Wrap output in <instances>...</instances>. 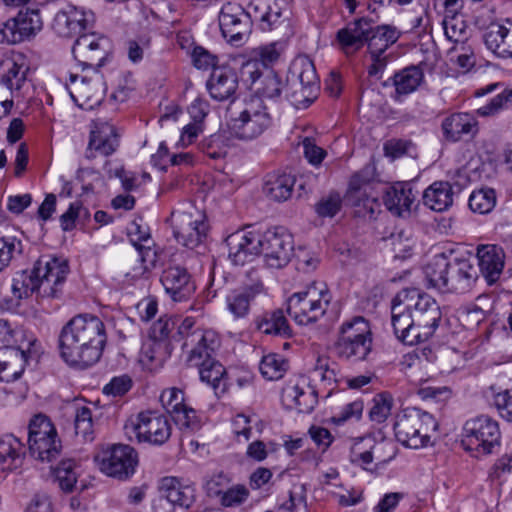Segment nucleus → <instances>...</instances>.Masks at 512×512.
<instances>
[{
  "label": "nucleus",
  "instance_id": "obj_7",
  "mask_svg": "<svg viewBox=\"0 0 512 512\" xmlns=\"http://www.w3.org/2000/svg\"><path fill=\"white\" fill-rule=\"evenodd\" d=\"M287 86L286 97L298 109L308 107L316 99L319 79L310 59L303 57L294 61Z\"/></svg>",
  "mask_w": 512,
  "mask_h": 512
},
{
  "label": "nucleus",
  "instance_id": "obj_30",
  "mask_svg": "<svg viewBox=\"0 0 512 512\" xmlns=\"http://www.w3.org/2000/svg\"><path fill=\"white\" fill-rule=\"evenodd\" d=\"M416 200V194L408 183H397L390 187L384 195L386 208L399 217H407L411 214L412 206Z\"/></svg>",
  "mask_w": 512,
  "mask_h": 512
},
{
  "label": "nucleus",
  "instance_id": "obj_32",
  "mask_svg": "<svg viewBox=\"0 0 512 512\" xmlns=\"http://www.w3.org/2000/svg\"><path fill=\"white\" fill-rule=\"evenodd\" d=\"M263 291V284L258 280L231 291L226 297L228 310L235 318L247 316L251 302Z\"/></svg>",
  "mask_w": 512,
  "mask_h": 512
},
{
  "label": "nucleus",
  "instance_id": "obj_37",
  "mask_svg": "<svg viewBox=\"0 0 512 512\" xmlns=\"http://www.w3.org/2000/svg\"><path fill=\"white\" fill-rule=\"evenodd\" d=\"M23 444L13 435L0 437V471H12L22 465Z\"/></svg>",
  "mask_w": 512,
  "mask_h": 512
},
{
  "label": "nucleus",
  "instance_id": "obj_14",
  "mask_svg": "<svg viewBox=\"0 0 512 512\" xmlns=\"http://www.w3.org/2000/svg\"><path fill=\"white\" fill-rule=\"evenodd\" d=\"M95 461L107 476L125 480L134 474L138 455L129 445L115 444L98 452Z\"/></svg>",
  "mask_w": 512,
  "mask_h": 512
},
{
  "label": "nucleus",
  "instance_id": "obj_15",
  "mask_svg": "<svg viewBox=\"0 0 512 512\" xmlns=\"http://www.w3.org/2000/svg\"><path fill=\"white\" fill-rule=\"evenodd\" d=\"M261 251L267 266L282 268L286 266L294 250L292 235L283 227L260 232Z\"/></svg>",
  "mask_w": 512,
  "mask_h": 512
},
{
  "label": "nucleus",
  "instance_id": "obj_53",
  "mask_svg": "<svg viewBox=\"0 0 512 512\" xmlns=\"http://www.w3.org/2000/svg\"><path fill=\"white\" fill-rule=\"evenodd\" d=\"M257 93L262 98L276 99L283 90V83L280 77L272 70H265L261 76L259 86L256 88Z\"/></svg>",
  "mask_w": 512,
  "mask_h": 512
},
{
  "label": "nucleus",
  "instance_id": "obj_11",
  "mask_svg": "<svg viewBox=\"0 0 512 512\" xmlns=\"http://www.w3.org/2000/svg\"><path fill=\"white\" fill-rule=\"evenodd\" d=\"M501 432L497 421L487 415L469 419L463 426L462 446L465 450L488 455L500 445Z\"/></svg>",
  "mask_w": 512,
  "mask_h": 512
},
{
  "label": "nucleus",
  "instance_id": "obj_41",
  "mask_svg": "<svg viewBox=\"0 0 512 512\" xmlns=\"http://www.w3.org/2000/svg\"><path fill=\"white\" fill-rule=\"evenodd\" d=\"M337 355L345 360L357 362L365 360L372 349V340H337Z\"/></svg>",
  "mask_w": 512,
  "mask_h": 512
},
{
  "label": "nucleus",
  "instance_id": "obj_33",
  "mask_svg": "<svg viewBox=\"0 0 512 512\" xmlns=\"http://www.w3.org/2000/svg\"><path fill=\"white\" fill-rule=\"evenodd\" d=\"M372 32V21L366 18H360L350 23L347 27L337 33V39L342 47L348 51L360 49L365 43L370 42Z\"/></svg>",
  "mask_w": 512,
  "mask_h": 512
},
{
  "label": "nucleus",
  "instance_id": "obj_28",
  "mask_svg": "<svg viewBox=\"0 0 512 512\" xmlns=\"http://www.w3.org/2000/svg\"><path fill=\"white\" fill-rule=\"evenodd\" d=\"M486 29V47L500 58H512V22L491 23Z\"/></svg>",
  "mask_w": 512,
  "mask_h": 512
},
{
  "label": "nucleus",
  "instance_id": "obj_18",
  "mask_svg": "<svg viewBox=\"0 0 512 512\" xmlns=\"http://www.w3.org/2000/svg\"><path fill=\"white\" fill-rule=\"evenodd\" d=\"M405 290H401L391 303V325L398 340L407 345L421 343L418 329L415 325L411 304Z\"/></svg>",
  "mask_w": 512,
  "mask_h": 512
},
{
  "label": "nucleus",
  "instance_id": "obj_43",
  "mask_svg": "<svg viewBox=\"0 0 512 512\" xmlns=\"http://www.w3.org/2000/svg\"><path fill=\"white\" fill-rule=\"evenodd\" d=\"M295 179L290 174H281L270 178L265 184V193L274 201L283 202L291 197Z\"/></svg>",
  "mask_w": 512,
  "mask_h": 512
},
{
  "label": "nucleus",
  "instance_id": "obj_63",
  "mask_svg": "<svg viewBox=\"0 0 512 512\" xmlns=\"http://www.w3.org/2000/svg\"><path fill=\"white\" fill-rule=\"evenodd\" d=\"M173 419L181 428L190 429L192 431L200 428L196 411L192 408H188L186 405L174 412Z\"/></svg>",
  "mask_w": 512,
  "mask_h": 512
},
{
  "label": "nucleus",
  "instance_id": "obj_19",
  "mask_svg": "<svg viewBox=\"0 0 512 512\" xmlns=\"http://www.w3.org/2000/svg\"><path fill=\"white\" fill-rule=\"evenodd\" d=\"M43 27L42 18L36 9L20 10L0 28L1 42L16 44L34 37Z\"/></svg>",
  "mask_w": 512,
  "mask_h": 512
},
{
  "label": "nucleus",
  "instance_id": "obj_51",
  "mask_svg": "<svg viewBox=\"0 0 512 512\" xmlns=\"http://www.w3.org/2000/svg\"><path fill=\"white\" fill-rule=\"evenodd\" d=\"M496 204L495 191L491 188H482L472 192L468 205L473 212L479 214L489 213Z\"/></svg>",
  "mask_w": 512,
  "mask_h": 512
},
{
  "label": "nucleus",
  "instance_id": "obj_27",
  "mask_svg": "<svg viewBox=\"0 0 512 512\" xmlns=\"http://www.w3.org/2000/svg\"><path fill=\"white\" fill-rule=\"evenodd\" d=\"M206 87L210 96L217 101L233 100L238 89V77L229 67L215 68Z\"/></svg>",
  "mask_w": 512,
  "mask_h": 512
},
{
  "label": "nucleus",
  "instance_id": "obj_58",
  "mask_svg": "<svg viewBox=\"0 0 512 512\" xmlns=\"http://www.w3.org/2000/svg\"><path fill=\"white\" fill-rule=\"evenodd\" d=\"M342 208V198L337 192L322 197L315 205V211L320 217H334Z\"/></svg>",
  "mask_w": 512,
  "mask_h": 512
},
{
  "label": "nucleus",
  "instance_id": "obj_47",
  "mask_svg": "<svg viewBox=\"0 0 512 512\" xmlns=\"http://www.w3.org/2000/svg\"><path fill=\"white\" fill-rule=\"evenodd\" d=\"M337 340H372L370 325L362 316L344 322Z\"/></svg>",
  "mask_w": 512,
  "mask_h": 512
},
{
  "label": "nucleus",
  "instance_id": "obj_1",
  "mask_svg": "<svg viewBox=\"0 0 512 512\" xmlns=\"http://www.w3.org/2000/svg\"><path fill=\"white\" fill-rule=\"evenodd\" d=\"M107 341L105 325L95 315L73 317L61 330V357L71 366L89 367L100 359Z\"/></svg>",
  "mask_w": 512,
  "mask_h": 512
},
{
  "label": "nucleus",
  "instance_id": "obj_60",
  "mask_svg": "<svg viewBox=\"0 0 512 512\" xmlns=\"http://www.w3.org/2000/svg\"><path fill=\"white\" fill-rule=\"evenodd\" d=\"M249 496V490L244 485L227 488L221 496V504L225 507L238 506L244 503Z\"/></svg>",
  "mask_w": 512,
  "mask_h": 512
},
{
  "label": "nucleus",
  "instance_id": "obj_61",
  "mask_svg": "<svg viewBox=\"0 0 512 512\" xmlns=\"http://www.w3.org/2000/svg\"><path fill=\"white\" fill-rule=\"evenodd\" d=\"M372 447L377 464H387L395 458L397 454V447L392 440H382L376 442Z\"/></svg>",
  "mask_w": 512,
  "mask_h": 512
},
{
  "label": "nucleus",
  "instance_id": "obj_13",
  "mask_svg": "<svg viewBox=\"0 0 512 512\" xmlns=\"http://www.w3.org/2000/svg\"><path fill=\"white\" fill-rule=\"evenodd\" d=\"M404 290L411 304L418 335L422 342L427 341L433 336L442 319L441 308L433 297L416 288Z\"/></svg>",
  "mask_w": 512,
  "mask_h": 512
},
{
  "label": "nucleus",
  "instance_id": "obj_39",
  "mask_svg": "<svg viewBox=\"0 0 512 512\" xmlns=\"http://www.w3.org/2000/svg\"><path fill=\"white\" fill-rule=\"evenodd\" d=\"M454 192L449 182H434L423 194L424 204L431 210L442 212L453 203Z\"/></svg>",
  "mask_w": 512,
  "mask_h": 512
},
{
  "label": "nucleus",
  "instance_id": "obj_34",
  "mask_svg": "<svg viewBox=\"0 0 512 512\" xmlns=\"http://www.w3.org/2000/svg\"><path fill=\"white\" fill-rule=\"evenodd\" d=\"M478 270L485 279L494 283L500 276L504 267V254L501 248L495 245H483L477 250Z\"/></svg>",
  "mask_w": 512,
  "mask_h": 512
},
{
  "label": "nucleus",
  "instance_id": "obj_46",
  "mask_svg": "<svg viewBox=\"0 0 512 512\" xmlns=\"http://www.w3.org/2000/svg\"><path fill=\"white\" fill-rule=\"evenodd\" d=\"M199 369V375L202 382L210 385L217 394L218 389L224 391L225 383H224V375L225 368L223 365L215 360L214 356L209 358V360H205L203 365L196 366Z\"/></svg>",
  "mask_w": 512,
  "mask_h": 512
},
{
  "label": "nucleus",
  "instance_id": "obj_26",
  "mask_svg": "<svg viewBox=\"0 0 512 512\" xmlns=\"http://www.w3.org/2000/svg\"><path fill=\"white\" fill-rule=\"evenodd\" d=\"M478 279V269L474 262L468 258H454L450 260L447 293L468 292Z\"/></svg>",
  "mask_w": 512,
  "mask_h": 512
},
{
  "label": "nucleus",
  "instance_id": "obj_5",
  "mask_svg": "<svg viewBox=\"0 0 512 512\" xmlns=\"http://www.w3.org/2000/svg\"><path fill=\"white\" fill-rule=\"evenodd\" d=\"M169 220L176 241L189 249L198 247L207 237L206 215L190 202L174 209Z\"/></svg>",
  "mask_w": 512,
  "mask_h": 512
},
{
  "label": "nucleus",
  "instance_id": "obj_25",
  "mask_svg": "<svg viewBox=\"0 0 512 512\" xmlns=\"http://www.w3.org/2000/svg\"><path fill=\"white\" fill-rule=\"evenodd\" d=\"M282 402L288 409L310 413L318 403L317 392L305 379L290 382L282 390Z\"/></svg>",
  "mask_w": 512,
  "mask_h": 512
},
{
  "label": "nucleus",
  "instance_id": "obj_8",
  "mask_svg": "<svg viewBox=\"0 0 512 512\" xmlns=\"http://www.w3.org/2000/svg\"><path fill=\"white\" fill-rule=\"evenodd\" d=\"M124 432L130 441L162 445L171 436V425L165 415L157 411H143L126 421Z\"/></svg>",
  "mask_w": 512,
  "mask_h": 512
},
{
  "label": "nucleus",
  "instance_id": "obj_21",
  "mask_svg": "<svg viewBox=\"0 0 512 512\" xmlns=\"http://www.w3.org/2000/svg\"><path fill=\"white\" fill-rule=\"evenodd\" d=\"M260 244V232L256 230L240 229L225 239L228 258L235 265H244L260 254Z\"/></svg>",
  "mask_w": 512,
  "mask_h": 512
},
{
  "label": "nucleus",
  "instance_id": "obj_35",
  "mask_svg": "<svg viewBox=\"0 0 512 512\" xmlns=\"http://www.w3.org/2000/svg\"><path fill=\"white\" fill-rule=\"evenodd\" d=\"M249 13L254 20L260 22L263 30H271L286 19L278 0H252L249 4Z\"/></svg>",
  "mask_w": 512,
  "mask_h": 512
},
{
  "label": "nucleus",
  "instance_id": "obj_64",
  "mask_svg": "<svg viewBox=\"0 0 512 512\" xmlns=\"http://www.w3.org/2000/svg\"><path fill=\"white\" fill-rule=\"evenodd\" d=\"M314 380L320 379L323 382H336V372L330 365V360L327 357H318L314 368L311 371Z\"/></svg>",
  "mask_w": 512,
  "mask_h": 512
},
{
  "label": "nucleus",
  "instance_id": "obj_29",
  "mask_svg": "<svg viewBox=\"0 0 512 512\" xmlns=\"http://www.w3.org/2000/svg\"><path fill=\"white\" fill-rule=\"evenodd\" d=\"M441 127L445 139L451 142L465 136L473 138L478 133V121L469 113H454L443 120Z\"/></svg>",
  "mask_w": 512,
  "mask_h": 512
},
{
  "label": "nucleus",
  "instance_id": "obj_40",
  "mask_svg": "<svg viewBox=\"0 0 512 512\" xmlns=\"http://www.w3.org/2000/svg\"><path fill=\"white\" fill-rule=\"evenodd\" d=\"M401 36V31L393 25L372 26L371 38L369 42V52L374 55L384 54V52Z\"/></svg>",
  "mask_w": 512,
  "mask_h": 512
},
{
  "label": "nucleus",
  "instance_id": "obj_48",
  "mask_svg": "<svg viewBox=\"0 0 512 512\" xmlns=\"http://www.w3.org/2000/svg\"><path fill=\"white\" fill-rule=\"evenodd\" d=\"M258 329L265 334L283 337H289L291 335V329L281 310L266 313L258 323Z\"/></svg>",
  "mask_w": 512,
  "mask_h": 512
},
{
  "label": "nucleus",
  "instance_id": "obj_6",
  "mask_svg": "<svg viewBox=\"0 0 512 512\" xmlns=\"http://www.w3.org/2000/svg\"><path fill=\"white\" fill-rule=\"evenodd\" d=\"M177 334L184 340L182 349L188 366H199L213 357L220 346L216 332L195 327V321L186 317L178 326Z\"/></svg>",
  "mask_w": 512,
  "mask_h": 512
},
{
  "label": "nucleus",
  "instance_id": "obj_31",
  "mask_svg": "<svg viewBox=\"0 0 512 512\" xmlns=\"http://www.w3.org/2000/svg\"><path fill=\"white\" fill-rule=\"evenodd\" d=\"M27 352L15 346L0 348V381L10 383L23 373Z\"/></svg>",
  "mask_w": 512,
  "mask_h": 512
},
{
  "label": "nucleus",
  "instance_id": "obj_62",
  "mask_svg": "<svg viewBox=\"0 0 512 512\" xmlns=\"http://www.w3.org/2000/svg\"><path fill=\"white\" fill-rule=\"evenodd\" d=\"M160 401L168 413L174 415L178 409L184 406L183 392L177 388H169L161 393Z\"/></svg>",
  "mask_w": 512,
  "mask_h": 512
},
{
  "label": "nucleus",
  "instance_id": "obj_44",
  "mask_svg": "<svg viewBox=\"0 0 512 512\" xmlns=\"http://www.w3.org/2000/svg\"><path fill=\"white\" fill-rule=\"evenodd\" d=\"M176 321L170 317H160L150 328V338L155 342L152 348L153 354L149 356L151 361L161 362L164 359V355H156L155 349L161 346L164 342V348L167 349L168 344L165 342L171 331L175 328Z\"/></svg>",
  "mask_w": 512,
  "mask_h": 512
},
{
  "label": "nucleus",
  "instance_id": "obj_17",
  "mask_svg": "<svg viewBox=\"0 0 512 512\" xmlns=\"http://www.w3.org/2000/svg\"><path fill=\"white\" fill-rule=\"evenodd\" d=\"M67 89L74 102L88 110L102 102L107 90L104 77L97 70L90 76H82L80 80L78 75L71 74Z\"/></svg>",
  "mask_w": 512,
  "mask_h": 512
},
{
  "label": "nucleus",
  "instance_id": "obj_10",
  "mask_svg": "<svg viewBox=\"0 0 512 512\" xmlns=\"http://www.w3.org/2000/svg\"><path fill=\"white\" fill-rule=\"evenodd\" d=\"M69 272L65 259L41 257L36 261V291L39 303L58 299L63 292V285Z\"/></svg>",
  "mask_w": 512,
  "mask_h": 512
},
{
  "label": "nucleus",
  "instance_id": "obj_55",
  "mask_svg": "<svg viewBox=\"0 0 512 512\" xmlns=\"http://www.w3.org/2000/svg\"><path fill=\"white\" fill-rule=\"evenodd\" d=\"M286 363L283 358L277 354H269L262 358L259 369L264 378L268 380L280 379L285 370Z\"/></svg>",
  "mask_w": 512,
  "mask_h": 512
},
{
  "label": "nucleus",
  "instance_id": "obj_49",
  "mask_svg": "<svg viewBox=\"0 0 512 512\" xmlns=\"http://www.w3.org/2000/svg\"><path fill=\"white\" fill-rule=\"evenodd\" d=\"M53 472L59 487L65 492H71L78 478L76 462L72 459L63 460Z\"/></svg>",
  "mask_w": 512,
  "mask_h": 512
},
{
  "label": "nucleus",
  "instance_id": "obj_3",
  "mask_svg": "<svg viewBox=\"0 0 512 512\" xmlns=\"http://www.w3.org/2000/svg\"><path fill=\"white\" fill-rule=\"evenodd\" d=\"M438 428L435 418L416 407H408L397 415L394 431L397 440L404 446L418 449L428 445L432 433Z\"/></svg>",
  "mask_w": 512,
  "mask_h": 512
},
{
  "label": "nucleus",
  "instance_id": "obj_42",
  "mask_svg": "<svg viewBox=\"0 0 512 512\" xmlns=\"http://www.w3.org/2000/svg\"><path fill=\"white\" fill-rule=\"evenodd\" d=\"M36 263L32 270H21L12 278L11 292L17 300L28 298L36 291Z\"/></svg>",
  "mask_w": 512,
  "mask_h": 512
},
{
  "label": "nucleus",
  "instance_id": "obj_36",
  "mask_svg": "<svg viewBox=\"0 0 512 512\" xmlns=\"http://www.w3.org/2000/svg\"><path fill=\"white\" fill-rule=\"evenodd\" d=\"M160 489L169 503L181 508H189L195 500V488L183 484L176 477H164L160 482Z\"/></svg>",
  "mask_w": 512,
  "mask_h": 512
},
{
  "label": "nucleus",
  "instance_id": "obj_9",
  "mask_svg": "<svg viewBox=\"0 0 512 512\" xmlns=\"http://www.w3.org/2000/svg\"><path fill=\"white\" fill-rule=\"evenodd\" d=\"M271 125V117L260 97H252L236 117L228 123L231 136L240 140H253Z\"/></svg>",
  "mask_w": 512,
  "mask_h": 512
},
{
  "label": "nucleus",
  "instance_id": "obj_38",
  "mask_svg": "<svg viewBox=\"0 0 512 512\" xmlns=\"http://www.w3.org/2000/svg\"><path fill=\"white\" fill-rule=\"evenodd\" d=\"M450 260L445 254L435 255L425 266L424 274L428 286L447 293V283L449 274Z\"/></svg>",
  "mask_w": 512,
  "mask_h": 512
},
{
  "label": "nucleus",
  "instance_id": "obj_12",
  "mask_svg": "<svg viewBox=\"0 0 512 512\" xmlns=\"http://www.w3.org/2000/svg\"><path fill=\"white\" fill-rule=\"evenodd\" d=\"M28 448L32 457L42 462L56 459L61 452V441L52 422L42 414L29 424Z\"/></svg>",
  "mask_w": 512,
  "mask_h": 512
},
{
  "label": "nucleus",
  "instance_id": "obj_54",
  "mask_svg": "<svg viewBox=\"0 0 512 512\" xmlns=\"http://www.w3.org/2000/svg\"><path fill=\"white\" fill-rule=\"evenodd\" d=\"M443 29L447 39L452 42L464 43L468 38L467 25L458 15H446Z\"/></svg>",
  "mask_w": 512,
  "mask_h": 512
},
{
  "label": "nucleus",
  "instance_id": "obj_16",
  "mask_svg": "<svg viewBox=\"0 0 512 512\" xmlns=\"http://www.w3.org/2000/svg\"><path fill=\"white\" fill-rule=\"evenodd\" d=\"M218 21L222 36L236 47L247 41L251 34L252 16L249 9L245 12L239 6L226 4L219 13Z\"/></svg>",
  "mask_w": 512,
  "mask_h": 512
},
{
  "label": "nucleus",
  "instance_id": "obj_56",
  "mask_svg": "<svg viewBox=\"0 0 512 512\" xmlns=\"http://www.w3.org/2000/svg\"><path fill=\"white\" fill-rule=\"evenodd\" d=\"M75 432L85 441L93 440V419L92 411L86 406L76 408L75 411Z\"/></svg>",
  "mask_w": 512,
  "mask_h": 512
},
{
  "label": "nucleus",
  "instance_id": "obj_20",
  "mask_svg": "<svg viewBox=\"0 0 512 512\" xmlns=\"http://www.w3.org/2000/svg\"><path fill=\"white\" fill-rule=\"evenodd\" d=\"M109 40L95 33L81 34L72 47L74 58L83 68L101 67L108 55Z\"/></svg>",
  "mask_w": 512,
  "mask_h": 512
},
{
  "label": "nucleus",
  "instance_id": "obj_23",
  "mask_svg": "<svg viewBox=\"0 0 512 512\" xmlns=\"http://www.w3.org/2000/svg\"><path fill=\"white\" fill-rule=\"evenodd\" d=\"M93 20L91 12L69 5L55 15L53 29L61 37L80 36Z\"/></svg>",
  "mask_w": 512,
  "mask_h": 512
},
{
  "label": "nucleus",
  "instance_id": "obj_22",
  "mask_svg": "<svg viewBox=\"0 0 512 512\" xmlns=\"http://www.w3.org/2000/svg\"><path fill=\"white\" fill-rule=\"evenodd\" d=\"M118 146L119 135L116 128L102 119L93 121L86 157L93 159L97 156H110L117 150Z\"/></svg>",
  "mask_w": 512,
  "mask_h": 512
},
{
  "label": "nucleus",
  "instance_id": "obj_50",
  "mask_svg": "<svg viewBox=\"0 0 512 512\" xmlns=\"http://www.w3.org/2000/svg\"><path fill=\"white\" fill-rule=\"evenodd\" d=\"M394 404L392 395L388 392L376 394L372 399L369 417L373 422L383 423L390 416Z\"/></svg>",
  "mask_w": 512,
  "mask_h": 512
},
{
  "label": "nucleus",
  "instance_id": "obj_24",
  "mask_svg": "<svg viewBox=\"0 0 512 512\" xmlns=\"http://www.w3.org/2000/svg\"><path fill=\"white\" fill-rule=\"evenodd\" d=\"M160 281L165 292L176 302L188 299L195 291L191 275L186 268L179 265L164 269Z\"/></svg>",
  "mask_w": 512,
  "mask_h": 512
},
{
  "label": "nucleus",
  "instance_id": "obj_52",
  "mask_svg": "<svg viewBox=\"0 0 512 512\" xmlns=\"http://www.w3.org/2000/svg\"><path fill=\"white\" fill-rule=\"evenodd\" d=\"M129 235L133 245L139 251L141 261L145 263L147 258L151 255L152 258L149 261L152 263L154 261L155 254L151 250L150 246L145 244L150 241V234L148 233L147 229L143 228L137 223H132L129 228Z\"/></svg>",
  "mask_w": 512,
  "mask_h": 512
},
{
  "label": "nucleus",
  "instance_id": "obj_45",
  "mask_svg": "<svg viewBox=\"0 0 512 512\" xmlns=\"http://www.w3.org/2000/svg\"><path fill=\"white\" fill-rule=\"evenodd\" d=\"M423 80V72L416 66L407 67L393 77L396 93L407 95L415 91Z\"/></svg>",
  "mask_w": 512,
  "mask_h": 512
},
{
  "label": "nucleus",
  "instance_id": "obj_2",
  "mask_svg": "<svg viewBox=\"0 0 512 512\" xmlns=\"http://www.w3.org/2000/svg\"><path fill=\"white\" fill-rule=\"evenodd\" d=\"M330 301L331 295L327 285L314 281L289 297L287 311L298 324L307 325L324 316Z\"/></svg>",
  "mask_w": 512,
  "mask_h": 512
},
{
  "label": "nucleus",
  "instance_id": "obj_4",
  "mask_svg": "<svg viewBox=\"0 0 512 512\" xmlns=\"http://www.w3.org/2000/svg\"><path fill=\"white\" fill-rule=\"evenodd\" d=\"M28 71L21 54L5 57L0 61V119L10 113L15 99H24L28 89Z\"/></svg>",
  "mask_w": 512,
  "mask_h": 512
},
{
  "label": "nucleus",
  "instance_id": "obj_59",
  "mask_svg": "<svg viewBox=\"0 0 512 512\" xmlns=\"http://www.w3.org/2000/svg\"><path fill=\"white\" fill-rule=\"evenodd\" d=\"M21 241L16 238H0V272L10 264L15 252L20 253Z\"/></svg>",
  "mask_w": 512,
  "mask_h": 512
},
{
  "label": "nucleus",
  "instance_id": "obj_57",
  "mask_svg": "<svg viewBox=\"0 0 512 512\" xmlns=\"http://www.w3.org/2000/svg\"><path fill=\"white\" fill-rule=\"evenodd\" d=\"M347 201L356 208V213L360 216L372 217L379 209V202L376 197L372 196L370 191L364 188L359 199H353L351 194H347Z\"/></svg>",
  "mask_w": 512,
  "mask_h": 512
}]
</instances>
